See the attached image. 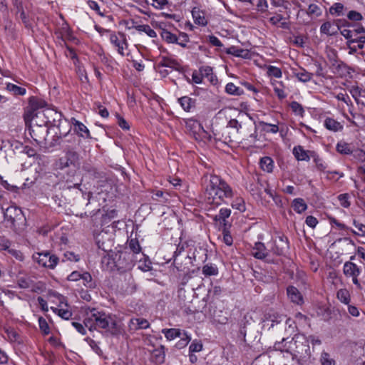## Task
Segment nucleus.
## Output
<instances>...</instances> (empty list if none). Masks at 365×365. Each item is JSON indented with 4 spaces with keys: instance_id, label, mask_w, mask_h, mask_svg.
Listing matches in <instances>:
<instances>
[{
    "instance_id": "1",
    "label": "nucleus",
    "mask_w": 365,
    "mask_h": 365,
    "mask_svg": "<svg viewBox=\"0 0 365 365\" xmlns=\"http://www.w3.org/2000/svg\"><path fill=\"white\" fill-rule=\"evenodd\" d=\"M203 179L206 182L205 196L207 204L217 207L227 203V200L234 197L232 188L220 176L205 175Z\"/></svg>"
},
{
    "instance_id": "2",
    "label": "nucleus",
    "mask_w": 365,
    "mask_h": 365,
    "mask_svg": "<svg viewBox=\"0 0 365 365\" xmlns=\"http://www.w3.org/2000/svg\"><path fill=\"white\" fill-rule=\"evenodd\" d=\"M83 323L90 331L103 329L112 334H115L119 330L118 323L114 317L95 308H89L86 310Z\"/></svg>"
},
{
    "instance_id": "3",
    "label": "nucleus",
    "mask_w": 365,
    "mask_h": 365,
    "mask_svg": "<svg viewBox=\"0 0 365 365\" xmlns=\"http://www.w3.org/2000/svg\"><path fill=\"white\" fill-rule=\"evenodd\" d=\"M115 257L117 262V269L119 271L123 272L130 269L134 265L133 255L131 252H115Z\"/></svg>"
},
{
    "instance_id": "4",
    "label": "nucleus",
    "mask_w": 365,
    "mask_h": 365,
    "mask_svg": "<svg viewBox=\"0 0 365 365\" xmlns=\"http://www.w3.org/2000/svg\"><path fill=\"white\" fill-rule=\"evenodd\" d=\"M33 258L38 264L49 269H54L59 261L57 256L51 255L49 252L36 253L34 255Z\"/></svg>"
},
{
    "instance_id": "5",
    "label": "nucleus",
    "mask_w": 365,
    "mask_h": 365,
    "mask_svg": "<svg viewBox=\"0 0 365 365\" xmlns=\"http://www.w3.org/2000/svg\"><path fill=\"white\" fill-rule=\"evenodd\" d=\"M288 249V239L284 235H280L277 237L272 242L270 252L277 256H281L284 255Z\"/></svg>"
},
{
    "instance_id": "6",
    "label": "nucleus",
    "mask_w": 365,
    "mask_h": 365,
    "mask_svg": "<svg viewBox=\"0 0 365 365\" xmlns=\"http://www.w3.org/2000/svg\"><path fill=\"white\" fill-rule=\"evenodd\" d=\"M110 41L117 48L118 53L124 56V50L128 47L125 34L122 32L111 33Z\"/></svg>"
},
{
    "instance_id": "7",
    "label": "nucleus",
    "mask_w": 365,
    "mask_h": 365,
    "mask_svg": "<svg viewBox=\"0 0 365 365\" xmlns=\"http://www.w3.org/2000/svg\"><path fill=\"white\" fill-rule=\"evenodd\" d=\"M1 210L4 219L9 221L11 225H14L16 220H20L22 215L21 209L14 205H11L6 209L1 207Z\"/></svg>"
},
{
    "instance_id": "8",
    "label": "nucleus",
    "mask_w": 365,
    "mask_h": 365,
    "mask_svg": "<svg viewBox=\"0 0 365 365\" xmlns=\"http://www.w3.org/2000/svg\"><path fill=\"white\" fill-rule=\"evenodd\" d=\"M252 255L254 257L258 259H265L267 262H273L272 259L269 257V252L267 251L264 244L261 242H257L255 244L252 250Z\"/></svg>"
},
{
    "instance_id": "9",
    "label": "nucleus",
    "mask_w": 365,
    "mask_h": 365,
    "mask_svg": "<svg viewBox=\"0 0 365 365\" xmlns=\"http://www.w3.org/2000/svg\"><path fill=\"white\" fill-rule=\"evenodd\" d=\"M330 68L333 73L340 77H346L350 74V68L340 60L331 59Z\"/></svg>"
},
{
    "instance_id": "10",
    "label": "nucleus",
    "mask_w": 365,
    "mask_h": 365,
    "mask_svg": "<svg viewBox=\"0 0 365 365\" xmlns=\"http://www.w3.org/2000/svg\"><path fill=\"white\" fill-rule=\"evenodd\" d=\"M78 159L76 152L73 150L68 151L65 156L61 158L58 161V167L60 169H64L71 165H74Z\"/></svg>"
},
{
    "instance_id": "11",
    "label": "nucleus",
    "mask_w": 365,
    "mask_h": 365,
    "mask_svg": "<svg viewBox=\"0 0 365 365\" xmlns=\"http://www.w3.org/2000/svg\"><path fill=\"white\" fill-rule=\"evenodd\" d=\"M47 133L48 129L40 125H36L30 130L32 138L38 143H42L45 140V136Z\"/></svg>"
},
{
    "instance_id": "12",
    "label": "nucleus",
    "mask_w": 365,
    "mask_h": 365,
    "mask_svg": "<svg viewBox=\"0 0 365 365\" xmlns=\"http://www.w3.org/2000/svg\"><path fill=\"white\" fill-rule=\"evenodd\" d=\"M101 263L103 267L108 271H113L117 269V262L115 257V252H109L106 255L102 257Z\"/></svg>"
},
{
    "instance_id": "13",
    "label": "nucleus",
    "mask_w": 365,
    "mask_h": 365,
    "mask_svg": "<svg viewBox=\"0 0 365 365\" xmlns=\"http://www.w3.org/2000/svg\"><path fill=\"white\" fill-rule=\"evenodd\" d=\"M312 150H306L302 145L294 146L292 153L299 161H309L311 158Z\"/></svg>"
},
{
    "instance_id": "14",
    "label": "nucleus",
    "mask_w": 365,
    "mask_h": 365,
    "mask_svg": "<svg viewBox=\"0 0 365 365\" xmlns=\"http://www.w3.org/2000/svg\"><path fill=\"white\" fill-rule=\"evenodd\" d=\"M185 128L189 134L195 139L202 126L199 121L189 119L185 123Z\"/></svg>"
},
{
    "instance_id": "15",
    "label": "nucleus",
    "mask_w": 365,
    "mask_h": 365,
    "mask_svg": "<svg viewBox=\"0 0 365 365\" xmlns=\"http://www.w3.org/2000/svg\"><path fill=\"white\" fill-rule=\"evenodd\" d=\"M17 13L19 14L20 18L24 24L25 27L28 29H32L34 19L32 15L26 14L23 9L21 4L17 5Z\"/></svg>"
},
{
    "instance_id": "16",
    "label": "nucleus",
    "mask_w": 365,
    "mask_h": 365,
    "mask_svg": "<svg viewBox=\"0 0 365 365\" xmlns=\"http://www.w3.org/2000/svg\"><path fill=\"white\" fill-rule=\"evenodd\" d=\"M343 272L346 277H358L361 273V269L355 263L349 261L344 263Z\"/></svg>"
},
{
    "instance_id": "17",
    "label": "nucleus",
    "mask_w": 365,
    "mask_h": 365,
    "mask_svg": "<svg viewBox=\"0 0 365 365\" xmlns=\"http://www.w3.org/2000/svg\"><path fill=\"white\" fill-rule=\"evenodd\" d=\"M74 131L81 137L85 138H91L89 130L81 122L72 118Z\"/></svg>"
},
{
    "instance_id": "18",
    "label": "nucleus",
    "mask_w": 365,
    "mask_h": 365,
    "mask_svg": "<svg viewBox=\"0 0 365 365\" xmlns=\"http://www.w3.org/2000/svg\"><path fill=\"white\" fill-rule=\"evenodd\" d=\"M230 209L226 207L221 208L219 213L214 216L213 220L215 222H219L222 225V227H225L228 226L227 219L230 217Z\"/></svg>"
},
{
    "instance_id": "19",
    "label": "nucleus",
    "mask_w": 365,
    "mask_h": 365,
    "mask_svg": "<svg viewBox=\"0 0 365 365\" xmlns=\"http://www.w3.org/2000/svg\"><path fill=\"white\" fill-rule=\"evenodd\" d=\"M287 293L290 300L297 304L303 303V297L300 292L293 286H289L287 289Z\"/></svg>"
},
{
    "instance_id": "20",
    "label": "nucleus",
    "mask_w": 365,
    "mask_h": 365,
    "mask_svg": "<svg viewBox=\"0 0 365 365\" xmlns=\"http://www.w3.org/2000/svg\"><path fill=\"white\" fill-rule=\"evenodd\" d=\"M149 325V322L143 318H133L129 322V328L133 331L147 329Z\"/></svg>"
},
{
    "instance_id": "21",
    "label": "nucleus",
    "mask_w": 365,
    "mask_h": 365,
    "mask_svg": "<svg viewBox=\"0 0 365 365\" xmlns=\"http://www.w3.org/2000/svg\"><path fill=\"white\" fill-rule=\"evenodd\" d=\"M227 54H231L236 57H240L242 58H250L251 54L249 50L243 49L237 46H232L228 48L226 51Z\"/></svg>"
},
{
    "instance_id": "22",
    "label": "nucleus",
    "mask_w": 365,
    "mask_h": 365,
    "mask_svg": "<svg viewBox=\"0 0 365 365\" xmlns=\"http://www.w3.org/2000/svg\"><path fill=\"white\" fill-rule=\"evenodd\" d=\"M264 317V325L268 326L269 328L273 327L275 324L281 323L284 319V317L282 315H279L277 314H266Z\"/></svg>"
},
{
    "instance_id": "23",
    "label": "nucleus",
    "mask_w": 365,
    "mask_h": 365,
    "mask_svg": "<svg viewBox=\"0 0 365 365\" xmlns=\"http://www.w3.org/2000/svg\"><path fill=\"white\" fill-rule=\"evenodd\" d=\"M324 124L327 129L334 132L340 131L343 129V125L331 118H327Z\"/></svg>"
},
{
    "instance_id": "24",
    "label": "nucleus",
    "mask_w": 365,
    "mask_h": 365,
    "mask_svg": "<svg viewBox=\"0 0 365 365\" xmlns=\"http://www.w3.org/2000/svg\"><path fill=\"white\" fill-rule=\"evenodd\" d=\"M5 34L8 38L12 40L16 39L18 34L15 24L11 21H7L4 26Z\"/></svg>"
},
{
    "instance_id": "25",
    "label": "nucleus",
    "mask_w": 365,
    "mask_h": 365,
    "mask_svg": "<svg viewBox=\"0 0 365 365\" xmlns=\"http://www.w3.org/2000/svg\"><path fill=\"white\" fill-rule=\"evenodd\" d=\"M192 15L194 19V22L199 26H206L207 21L204 16L202 11H200L199 9H196L194 8L192 11Z\"/></svg>"
},
{
    "instance_id": "26",
    "label": "nucleus",
    "mask_w": 365,
    "mask_h": 365,
    "mask_svg": "<svg viewBox=\"0 0 365 365\" xmlns=\"http://www.w3.org/2000/svg\"><path fill=\"white\" fill-rule=\"evenodd\" d=\"M29 106L34 110L43 108L47 106V103L37 97L31 96L29 99Z\"/></svg>"
},
{
    "instance_id": "27",
    "label": "nucleus",
    "mask_w": 365,
    "mask_h": 365,
    "mask_svg": "<svg viewBox=\"0 0 365 365\" xmlns=\"http://www.w3.org/2000/svg\"><path fill=\"white\" fill-rule=\"evenodd\" d=\"M336 298L343 304L349 305L351 302V295L346 289H340L336 292Z\"/></svg>"
},
{
    "instance_id": "28",
    "label": "nucleus",
    "mask_w": 365,
    "mask_h": 365,
    "mask_svg": "<svg viewBox=\"0 0 365 365\" xmlns=\"http://www.w3.org/2000/svg\"><path fill=\"white\" fill-rule=\"evenodd\" d=\"M292 207L299 214L302 213L307 208V205L302 198H296L292 201Z\"/></svg>"
},
{
    "instance_id": "29",
    "label": "nucleus",
    "mask_w": 365,
    "mask_h": 365,
    "mask_svg": "<svg viewBox=\"0 0 365 365\" xmlns=\"http://www.w3.org/2000/svg\"><path fill=\"white\" fill-rule=\"evenodd\" d=\"M163 334H164L165 336L168 340H173L176 337H181L182 333L178 329H163L162 330Z\"/></svg>"
},
{
    "instance_id": "30",
    "label": "nucleus",
    "mask_w": 365,
    "mask_h": 365,
    "mask_svg": "<svg viewBox=\"0 0 365 365\" xmlns=\"http://www.w3.org/2000/svg\"><path fill=\"white\" fill-rule=\"evenodd\" d=\"M178 101L185 111H190L195 106V101L188 96H183L178 99Z\"/></svg>"
},
{
    "instance_id": "31",
    "label": "nucleus",
    "mask_w": 365,
    "mask_h": 365,
    "mask_svg": "<svg viewBox=\"0 0 365 365\" xmlns=\"http://www.w3.org/2000/svg\"><path fill=\"white\" fill-rule=\"evenodd\" d=\"M261 168L267 173H271L273 170L274 162L269 157H264L260 160Z\"/></svg>"
},
{
    "instance_id": "32",
    "label": "nucleus",
    "mask_w": 365,
    "mask_h": 365,
    "mask_svg": "<svg viewBox=\"0 0 365 365\" xmlns=\"http://www.w3.org/2000/svg\"><path fill=\"white\" fill-rule=\"evenodd\" d=\"M202 274L206 276H215L218 274V268L215 264H206L202 267Z\"/></svg>"
},
{
    "instance_id": "33",
    "label": "nucleus",
    "mask_w": 365,
    "mask_h": 365,
    "mask_svg": "<svg viewBox=\"0 0 365 365\" xmlns=\"http://www.w3.org/2000/svg\"><path fill=\"white\" fill-rule=\"evenodd\" d=\"M6 89L12 93L14 95H19V96H24L26 93V90L25 88L19 86L16 84L9 83L6 85Z\"/></svg>"
},
{
    "instance_id": "34",
    "label": "nucleus",
    "mask_w": 365,
    "mask_h": 365,
    "mask_svg": "<svg viewBox=\"0 0 365 365\" xmlns=\"http://www.w3.org/2000/svg\"><path fill=\"white\" fill-rule=\"evenodd\" d=\"M162 38L168 43H175L178 41V36L167 29H162L160 32Z\"/></svg>"
},
{
    "instance_id": "35",
    "label": "nucleus",
    "mask_w": 365,
    "mask_h": 365,
    "mask_svg": "<svg viewBox=\"0 0 365 365\" xmlns=\"http://www.w3.org/2000/svg\"><path fill=\"white\" fill-rule=\"evenodd\" d=\"M51 309L63 319H69L72 316V312L67 308L51 307Z\"/></svg>"
},
{
    "instance_id": "36",
    "label": "nucleus",
    "mask_w": 365,
    "mask_h": 365,
    "mask_svg": "<svg viewBox=\"0 0 365 365\" xmlns=\"http://www.w3.org/2000/svg\"><path fill=\"white\" fill-rule=\"evenodd\" d=\"M17 283L19 287L22 289H29L32 287L34 285V281L28 276L19 277Z\"/></svg>"
},
{
    "instance_id": "37",
    "label": "nucleus",
    "mask_w": 365,
    "mask_h": 365,
    "mask_svg": "<svg viewBox=\"0 0 365 365\" xmlns=\"http://www.w3.org/2000/svg\"><path fill=\"white\" fill-rule=\"evenodd\" d=\"M295 76L300 81L306 83L309 82L312 79V73L301 68L295 73Z\"/></svg>"
},
{
    "instance_id": "38",
    "label": "nucleus",
    "mask_w": 365,
    "mask_h": 365,
    "mask_svg": "<svg viewBox=\"0 0 365 365\" xmlns=\"http://www.w3.org/2000/svg\"><path fill=\"white\" fill-rule=\"evenodd\" d=\"M259 125L262 130L266 133H277L279 131V127L276 124H271L264 121H259Z\"/></svg>"
},
{
    "instance_id": "39",
    "label": "nucleus",
    "mask_w": 365,
    "mask_h": 365,
    "mask_svg": "<svg viewBox=\"0 0 365 365\" xmlns=\"http://www.w3.org/2000/svg\"><path fill=\"white\" fill-rule=\"evenodd\" d=\"M336 151L341 154L349 155L352 153L350 145L346 142L340 141L336 144Z\"/></svg>"
},
{
    "instance_id": "40",
    "label": "nucleus",
    "mask_w": 365,
    "mask_h": 365,
    "mask_svg": "<svg viewBox=\"0 0 365 365\" xmlns=\"http://www.w3.org/2000/svg\"><path fill=\"white\" fill-rule=\"evenodd\" d=\"M225 91L230 95L240 96L243 94V91L236 86L233 83H228L225 86Z\"/></svg>"
},
{
    "instance_id": "41",
    "label": "nucleus",
    "mask_w": 365,
    "mask_h": 365,
    "mask_svg": "<svg viewBox=\"0 0 365 365\" xmlns=\"http://www.w3.org/2000/svg\"><path fill=\"white\" fill-rule=\"evenodd\" d=\"M319 361L321 365H335L336 364L335 360L326 351L322 352Z\"/></svg>"
},
{
    "instance_id": "42",
    "label": "nucleus",
    "mask_w": 365,
    "mask_h": 365,
    "mask_svg": "<svg viewBox=\"0 0 365 365\" xmlns=\"http://www.w3.org/2000/svg\"><path fill=\"white\" fill-rule=\"evenodd\" d=\"M36 110L31 108L29 106L26 108L24 114V118L26 125H28L33 118L36 116Z\"/></svg>"
},
{
    "instance_id": "43",
    "label": "nucleus",
    "mask_w": 365,
    "mask_h": 365,
    "mask_svg": "<svg viewBox=\"0 0 365 365\" xmlns=\"http://www.w3.org/2000/svg\"><path fill=\"white\" fill-rule=\"evenodd\" d=\"M231 205L232 208L236 209L241 212H245L246 210L245 201L240 197H235Z\"/></svg>"
},
{
    "instance_id": "44",
    "label": "nucleus",
    "mask_w": 365,
    "mask_h": 365,
    "mask_svg": "<svg viewBox=\"0 0 365 365\" xmlns=\"http://www.w3.org/2000/svg\"><path fill=\"white\" fill-rule=\"evenodd\" d=\"M320 32L327 36H332L336 33L333 25L329 21L324 22L320 27Z\"/></svg>"
},
{
    "instance_id": "45",
    "label": "nucleus",
    "mask_w": 365,
    "mask_h": 365,
    "mask_svg": "<svg viewBox=\"0 0 365 365\" xmlns=\"http://www.w3.org/2000/svg\"><path fill=\"white\" fill-rule=\"evenodd\" d=\"M86 341L89 344L92 350L96 353L98 356H103V351L100 348L98 343L94 341L93 339L87 337L86 339Z\"/></svg>"
},
{
    "instance_id": "46",
    "label": "nucleus",
    "mask_w": 365,
    "mask_h": 365,
    "mask_svg": "<svg viewBox=\"0 0 365 365\" xmlns=\"http://www.w3.org/2000/svg\"><path fill=\"white\" fill-rule=\"evenodd\" d=\"M81 280L84 286L88 288L94 287V282L92 281V277L88 272H84L81 274Z\"/></svg>"
},
{
    "instance_id": "47",
    "label": "nucleus",
    "mask_w": 365,
    "mask_h": 365,
    "mask_svg": "<svg viewBox=\"0 0 365 365\" xmlns=\"http://www.w3.org/2000/svg\"><path fill=\"white\" fill-rule=\"evenodd\" d=\"M311 158L313 159L314 162L316 163V166L318 169L320 170H323L326 168V165L322 160V159L319 156L318 154H317L316 152H312L311 153Z\"/></svg>"
},
{
    "instance_id": "48",
    "label": "nucleus",
    "mask_w": 365,
    "mask_h": 365,
    "mask_svg": "<svg viewBox=\"0 0 365 365\" xmlns=\"http://www.w3.org/2000/svg\"><path fill=\"white\" fill-rule=\"evenodd\" d=\"M344 5L341 3H335L329 9V12L331 14H336L337 16H341L343 14Z\"/></svg>"
},
{
    "instance_id": "49",
    "label": "nucleus",
    "mask_w": 365,
    "mask_h": 365,
    "mask_svg": "<svg viewBox=\"0 0 365 365\" xmlns=\"http://www.w3.org/2000/svg\"><path fill=\"white\" fill-rule=\"evenodd\" d=\"M129 248L131 250V254H133V255L135 254L138 255V254H140V251H141V247L140 246V244L138 242V241L135 239H132L130 240V241L129 242Z\"/></svg>"
},
{
    "instance_id": "50",
    "label": "nucleus",
    "mask_w": 365,
    "mask_h": 365,
    "mask_svg": "<svg viewBox=\"0 0 365 365\" xmlns=\"http://www.w3.org/2000/svg\"><path fill=\"white\" fill-rule=\"evenodd\" d=\"M142 258H145L143 254L141 255V257L139 259L138 268L143 272H148L151 269V262L150 260L145 259L143 262H141Z\"/></svg>"
},
{
    "instance_id": "51",
    "label": "nucleus",
    "mask_w": 365,
    "mask_h": 365,
    "mask_svg": "<svg viewBox=\"0 0 365 365\" xmlns=\"http://www.w3.org/2000/svg\"><path fill=\"white\" fill-rule=\"evenodd\" d=\"M6 334V336L9 340L11 342L19 341V334L12 328L6 329L5 331Z\"/></svg>"
},
{
    "instance_id": "52",
    "label": "nucleus",
    "mask_w": 365,
    "mask_h": 365,
    "mask_svg": "<svg viewBox=\"0 0 365 365\" xmlns=\"http://www.w3.org/2000/svg\"><path fill=\"white\" fill-rule=\"evenodd\" d=\"M227 229L228 227H222V240L227 246H231L233 243V239Z\"/></svg>"
},
{
    "instance_id": "53",
    "label": "nucleus",
    "mask_w": 365,
    "mask_h": 365,
    "mask_svg": "<svg viewBox=\"0 0 365 365\" xmlns=\"http://www.w3.org/2000/svg\"><path fill=\"white\" fill-rule=\"evenodd\" d=\"M307 13L309 16L315 15L316 16H319L322 14V9L318 5L312 4L309 6Z\"/></svg>"
},
{
    "instance_id": "54",
    "label": "nucleus",
    "mask_w": 365,
    "mask_h": 365,
    "mask_svg": "<svg viewBox=\"0 0 365 365\" xmlns=\"http://www.w3.org/2000/svg\"><path fill=\"white\" fill-rule=\"evenodd\" d=\"M341 34L348 40V45L350 46L351 43H354V38H353V32L352 29H341Z\"/></svg>"
},
{
    "instance_id": "55",
    "label": "nucleus",
    "mask_w": 365,
    "mask_h": 365,
    "mask_svg": "<svg viewBox=\"0 0 365 365\" xmlns=\"http://www.w3.org/2000/svg\"><path fill=\"white\" fill-rule=\"evenodd\" d=\"M197 141H210L211 140V135L204 130L203 127L201 128V130L197 134V136H196L195 138Z\"/></svg>"
},
{
    "instance_id": "56",
    "label": "nucleus",
    "mask_w": 365,
    "mask_h": 365,
    "mask_svg": "<svg viewBox=\"0 0 365 365\" xmlns=\"http://www.w3.org/2000/svg\"><path fill=\"white\" fill-rule=\"evenodd\" d=\"M349 198L350 196L347 193L340 194L338 196V200L340 202V205L345 208H347L350 206Z\"/></svg>"
},
{
    "instance_id": "57",
    "label": "nucleus",
    "mask_w": 365,
    "mask_h": 365,
    "mask_svg": "<svg viewBox=\"0 0 365 365\" xmlns=\"http://www.w3.org/2000/svg\"><path fill=\"white\" fill-rule=\"evenodd\" d=\"M160 65L163 67L173 68L178 65L177 61L175 59H171L167 57H163L160 62Z\"/></svg>"
},
{
    "instance_id": "58",
    "label": "nucleus",
    "mask_w": 365,
    "mask_h": 365,
    "mask_svg": "<svg viewBox=\"0 0 365 365\" xmlns=\"http://www.w3.org/2000/svg\"><path fill=\"white\" fill-rule=\"evenodd\" d=\"M222 288L220 286L215 285L208 290V295L213 298H217L221 295Z\"/></svg>"
},
{
    "instance_id": "59",
    "label": "nucleus",
    "mask_w": 365,
    "mask_h": 365,
    "mask_svg": "<svg viewBox=\"0 0 365 365\" xmlns=\"http://www.w3.org/2000/svg\"><path fill=\"white\" fill-rule=\"evenodd\" d=\"M267 74L269 76H273L275 78H280L282 76V71L280 68H279L277 67H275L273 66H269L267 68Z\"/></svg>"
},
{
    "instance_id": "60",
    "label": "nucleus",
    "mask_w": 365,
    "mask_h": 365,
    "mask_svg": "<svg viewBox=\"0 0 365 365\" xmlns=\"http://www.w3.org/2000/svg\"><path fill=\"white\" fill-rule=\"evenodd\" d=\"M188 41L189 37L187 34L185 33H181L179 37H178V41L175 42V43L180 45L182 48H185Z\"/></svg>"
},
{
    "instance_id": "61",
    "label": "nucleus",
    "mask_w": 365,
    "mask_h": 365,
    "mask_svg": "<svg viewBox=\"0 0 365 365\" xmlns=\"http://www.w3.org/2000/svg\"><path fill=\"white\" fill-rule=\"evenodd\" d=\"M38 324L41 330L45 334H48L50 332V329L47 322L43 317H39Z\"/></svg>"
},
{
    "instance_id": "62",
    "label": "nucleus",
    "mask_w": 365,
    "mask_h": 365,
    "mask_svg": "<svg viewBox=\"0 0 365 365\" xmlns=\"http://www.w3.org/2000/svg\"><path fill=\"white\" fill-rule=\"evenodd\" d=\"M290 107L293 112H294L297 114L302 115L304 113V109L302 105L296 101L292 102L290 104Z\"/></svg>"
},
{
    "instance_id": "63",
    "label": "nucleus",
    "mask_w": 365,
    "mask_h": 365,
    "mask_svg": "<svg viewBox=\"0 0 365 365\" xmlns=\"http://www.w3.org/2000/svg\"><path fill=\"white\" fill-rule=\"evenodd\" d=\"M349 91L355 101H358V98L361 96L362 90L359 86H352Z\"/></svg>"
},
{
    "instance_id": "64",
    "label": "nucleus",
    "mask_w": 365,
    "mask_h": 365,
    "mask_svg": "<svg viewBox=\"0 0 365 365\" xmlns=\"http://www.w3.org/2000/svg\"><path fill=\"white\" fill-rule=\"evenodd\" d=\"M354 158L361 162H365V151L361 149L356 150L353 153Z\"/></svg>"
}]
</instances>
